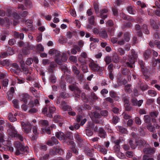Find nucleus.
Masks as SVG:
<instances>
[{"instance_id": "obj_23", "label": "nucleus", "mask_w": 160, "mask_h": 160, "mask_svg": "<svg viewBox=\"0 0 160 160\" xmlns=\"http://www.w3.org/2000/svg\"><path fill=\"white\" fill-rule=\"evenodd\" d=\"M89 23L93 25V26H96V24L95 22V17L93 16H92L89 17L88 19Z\"/></svg>"}, {"instance_id": "obj_19", "label": "nucleus", "mask_w": 160, "mask_h": 160, "mask_svg": "<svg viewBox=\"0 0 160 160\" xmlns=\"http://www.w3.org/2000/svg\"><path fill=\"white\" fill-rule=\"evenodd\" d=\"M20 66L22 71L25 74L27 75L29 73V70L28 67L25 66V63L23 65H20Z\"/></svg>"}, {"instance_id": "obj_11", "label": "nucleus", "mask_w": 160, "mask_h": 160, "mask_svg": "<svg viewBox=\"0 0 160 160\" xmlns=\"http://www.w3.org/2000/svg\"><path fill=\"white\" fill-rule=\"evenodd\" d=\"M131 101L133 105L138 106L139 107L141 106L143 102L142 100H140L139 101H138L136 98H132Z\"/></svg>"}, {"instance_id": "obj_49", "label": "nucleus", "mask_w": 160, "mask_h": 160, "mask_svg": "<svg viewBox=\"0 0 160 160\" xmlns=\"http://www.w3.org/2000/svg\"><path fill=\"white\" fill-rule=\"evenodd\" d=\"M129 98L128 97H125L123 98V100L124 103V105L126 104H129Z\"/></svg>"}, {"instance_id": "obj_50", "label": "nucleus", "mask_w": 160, "mask_h": 160, "mask_svg": "<svg viewBox=\"0 0 160 160\" xmlns=\"http://www.w3.org/2000/svg\"><path fill=\"white\" fill-rule=\"evenodd\" d=\"M151 25L152 26L154 29H157L158 28V26L156 25V23L153 20H151Z\"/></svg>"}, {"instance_id": "obj_55", "label": "nucleus", "mask_w": 160, "mask_h": 160, "mask_svg": "<svg viewBox=\"0 0 160 160\" xmlns=\"http://www.w3.org/2000/svg\"><path fill=\"white\" fill-rule=\"evenodd\" d=\"M122 115L123 116V118L125 120L129 119L131 117L130 116L125 112H123Z\"/></svg>"}, {"instance_id": "obj_2", "label": "nucleus", "mask_w": 160, "mask_h": 160, "mask_svg": "<svg viewBox=\"0 0 160 160\" xmlns=\"http://www.w3.org/2000/svg\"><path fill=\"white\" fill-rule=\"evenodd\" d=\"M7 127L8 128V132L10 136L12 137H16L21 141L23 140L22 137L19 134H18L17 131L11 124L8 123L7 125Z\"/></svg>"}, {"instance_id": "obj_29", "label": "nucleus", "mask_w": 160, "mask_h": 160, "mask_svg": "<svg viewBox=\"0 0 160 160\" xmlns=\"http://www.w3.org/2000/svg\"><path fill=\"white\" fill-rule=\"evenodd\" d=\"M62 119L61 117L58 115L55 116L53 118V120L55 122H60L62 121Z\"/></svg>"}, {"instance_id": "obj_32", "label": "nucleus", "mask_w": 160, "mask_h": 160, "mask_svg": "<svg viewBox=\"0 0 160 160\" xmlns=\"http://www.w3.org/2000/svg\"><path fill=\"white\" fill-rule=\"evenodd\" d=\"M39 123L43 127H47L49 125L48 122L45 120H41L39 122Z\"/></svg>"}, {"instance_id": "obj_26", "label": "nucleus", "mask_w": 160, "mask_h": 160, "mask_svg": "<svg viewBox=\"0 0 160 160\" xmlns=\"http://www.w3.org/2000/svg\"><path fill=\"white\" fill-rule=\"evenodd\" d=\"M30 97L29 95L25 93L23 94V98H22L21 101L25 103H26L27 102V99H28Z\"/></svg>"}, {"instance_id": "obj_60", "label": "nucleus", "mask_w": 160, "mask_h": 160, "mask_svg": "<svg viewBox=\"0 0 160 160\" xmlns=\"http://www.w3.org/2000/svg\"><path fill=\"white\" fill-rule=\"evenodd\" d=\"M120 146L119 145H116L114 146V150L118 153L120 152Z\"/></svg>"}, {"instance_id": "obj_20", "label": "nucleus", "mask_w": 160, "mask_h": 160, "mask_svg": "<svg viewBox=\"0 0 160 160\" xmlns=\"http://www.w3.org/2000/svg\"><path fill=\"white\" fill-rule=\"evenodd\" d=\"M93 5L95 13L96 14L98 13L99 11V8L98 2L94 1L93 2Z\"/></svg>"}, {"instance_id": "obj_37", "label": "nucleus", "mask_w": 160, "mask_h": 160, "mask_svg": "<svg viewBox=\"0 0 160 160\" xmlns=\"http://www.w3.org/2000/svg\"><path fill=\"white\" fill-rule=\"evenodd\" d=\"M13 96V94L10 92H8L7 93V97L9 101H11L12 99Z\"/></svg>"}, {"instance_id": "obj_10", "label": "nucleus", "mask_w": 160, "mask_h": 160, "mask_svg": "<svg viewBox=\"0 0 160 160\" xmlns=\"http://www.w3.org/2000/svg\"><path fill=\"white\" fill-rule=\"evenodd\" d=\"M108 12V10L107 8H104L100 10V18L103 19H105L107 18Z\"/></svg>"}, {"instance_id": "obj_17", "label": "nucleus", "mask_w": 160, "mask_h": 160, "mask_svg": "<svg viewBox=\"0 0 160 160\" xmlns=\"http://www.w3.org/2000/svg\"><path fill=\"white\" fill-rule=\"evenodd\" d=\"M155 151V149L154 148H145L143 150L144 152L146 154L152 153Z\"/></svg>"}, {"instance_id": "obj_39", "label": "nucleus", "mask_w": 160, "mask_h": 160, "mask_svg": "<svg viewBox=\"0 0 160 160\" xmlns=\"http://www.w3.org/2000/svg\"><path fill=\"white\" fill-rule=\"evenodd\" d=\"M124 40L126 42H128L130 40V38L129 36V33L128 32H126L124 33Z\"/></svg>"}, {"instance_id": "obj_24", "label": "nucleus", "mask_w": 160, "mask_h": 160, "mask_svg": "<svg viewBox=\"0 0 160 160\" xmlns=\"http://www.w3.org/2000/svg\"><path fill=\"white\" fill-rule=\"evenodd\" d=\"M136 29L137 31V33L138 35L141 36L142 35V33L141 31V29L140 26L138 24H137L136 25Z\"/></svg>"}, {"instance_id": "obj_6", "label": "nucleus", "mask_w": 160, "mask_h": 160, "mask_svg": "<svg viewBox=\"0 0 160 160\" xmlns=\"http://www.w3.org/2000/svg\"><path fill=\"white\" fill-rule=\"evenodd\" d=\"M69 89L74 91V93L76 97L79 98L81 92L79 88L76 85L73 84L69 86Z\"/></svg>"}, {"instance_id": "obj_8", "label": "nucleus", "mask_w": 160, "mask_h": 160, "mask_svg": "<svg viewBox=\"0 0 160 160\" xmlns=\"http://www.w3.org/2000/svg\"><path fill=\"white\" fill-rule=\"evenodd\" d=\"M12 68L11 71L12 72L18 75L20 71V69L19 65L16 63H14L12 64Z\"/></svg>"}, {"instance_id": "obj_35", "label": "nucleus", "mask_w": 160, "mask_h": 160, "mask_svg": "<svg viewBox=\"0 0 160 160\" xmlns=\"http://www.w3.org/2000/svg\"><path fill=\"white\" fill-rule=\"evenodd\" d=\"M75 138L78 141V144L80 145L82 142V140L81 137L78 134H77L75 135Z\"/></svg>"}, {"instance_id": "obj_27", "label": "nucleus", "mask_w": 160, "mask_h": 160, "mask_svg": "<svg viewBox=\"0 0 160 160\" xmlns=\"http://www.w3.org/2000/svg\"><path fill=\"white\" fill-rule=\"evenodd\" d=\"M56 152L59 153L60 155L63 154V151L62 149V147L60 146H57L55 149Z\"/></svg>"}, {"instance_id": "obj_14", "label": "nucleus", "mask_w": 160, "mask_h": 160, "mask_svg": "<svg viewBox=\"0 0 160 160\" xmlns=\"http://www.w3.org/2000/svg\"><path fill=\"white\" fill-rule=\"evenodd\" d=\"M136 140L134 138H130L128 141V144L130 145L131 148L132 149H134L136 148L137 147L135 141Z\"/></svg>"}, {"instance_id": "obj_63", "label": "nucleus", "mask_w": 160, "mask_h": 160, "mask_svg": "<svg viewBox=\"0 0 160 160\" xmlns=\"http://www.w3.org/2000/svg\"><path fill=\"white\" fill-rule=\"evenodd\" d=\"M86 135L88 136H91L93 134L92 132L89 129H86Z\"/></svg>"}, {"instance_id": "obj_30", "label": "nucleus", "mask_w": 160, "mask_h": 160, "mask_svg": "<svg viewBox=\"0 0 160 160\" xmlns=\"http://www.w3.org/2000/svg\"><path fill=\"white\" fill-rule=\"evenodd\" d=\"M112 60L113 62L115 63H117L119 62V58L117 54L116 53L114 54L112 57Z\"/></svg>"}, {"instance_id": "obj_33", "label": "nucleus", "mask_w": 160, "mask_h": 160, "mask_svg": "<svg viewBox=\"0 0 160 160\" xmlns=\"http://www.w3.org/2000/svg\"><path fill=\"white\" fill-rule=\"evenodd\" d=\"M144 121L145 123H151V118L150 116L148 115H145L144 116Z\"/></svg>"}, {"instance_id": "obj_57", "label": "nucleus", "mask_w": 160, "mask_h": 160, "mask_svg": "<svg viewBox=\"0 0 160 160\" xmlns=\"http://www.w3.org/2000/svg\"><path fill=\"white\" fill-rule=\"evenodd\" d=\"M56 108L54 106H50L49 108V112L51 113H52L56 110Z\"/></svg>"}, {"instance_id": "obj_36", "label": "nucleus", "mask_w": 160, "mask_h": 160, "mask_svg": "<svg viewBox=\"0 0 160 160\" xmlns=\"http://www.w3.org/2000/svg\"><path fill=\"white\" fill-rule=\"evenodd\" d=\"M151 54V51L149 50H146L144 53L145 59H148Z\"/></svg>"}, {"instance_id": "obj_44", "label": "nucleus", "mask_w": 160, "mask_h": 160, "mask_svg": "<svg viewBox=\"0 0 160 160\" xmlns=\"http://www.w3.org/2000/svg\"><path fill=\"white\" fill-rule=\"evenodd\" d=\"M118 82L119 85L124 84L125 83V81L122 79V78H118L117 80Z\"/></svg>"}, {"instance_id": "obj_62", "label": "nucleus", "mask_w": 160, "mask_h": 160, "mask_svg": "<svg viewBox=\"0 0 160 160\" xmlns=\"http://www.w3.org/2000/svg\"><path fill=\"white\" fill-rule=\"evenodd\" d=\"M158 113L156 112H153L150 113V116L152 118H156L158 116Z\"/></svg>"}, {"instance_id": "obj_9", "label": "nucleus", "mask_w": 160, "mask_h": 160, "mask_svg": "<svg viewBox=\"0 0 160 160\" xmlns=\"http://www.w3.org/2000/svg\"><path fill=\"white\" fill-rule=\"evenodd\" d=\"M94 148L95 149H97L98 151L104 155L106 154L107 153V149L100 145L96 144L95 145Z\"/></svg>"}, {"instance_id": "obj_34", "label": "nucleus", "mask_w": 160, "mask_h": 160, "mask_svg": "<svg viewBox=\"0 0 160 160\" xmlns=\"http://www.w3.org/2000/svg\"><path fill=\"white\" fill-rule=\"evenodd\" d=\"M8 118L12 122H15L17 120L16 118L13 117L12 114L11 113H10L9 114Z\"/></svg>"}, {"instance_id": "obj_21", "label": "nucleus", "mask_w": 160, "mask_h": 160, "mask_svg": "<svg viewBox=\"0 0 160 160\" xmlns=\"http://www.w3.org/2000/svg\"><path fill=\"white\" fill-rule=\"evenodd\" d=\"M99 35L103 38H106L108 36L106 31L104 29H102L100 31Z\"/></svg>"}, {"instance_id": "obj_64", "label": "nucleus", "mask_w": 160, "mask_h": 160, "mask_svg": "<svg viewBox=\"0 0 160 160\" xmlns=\"http://www.w3.org/2000/svg\"><path fill=\"white\" fill-rule=\"evenodd\" d=\"M142 160H154L152 158H150L149 156L144 155L143 157Z\"/></svg>"}, {"instance_id": "obj_13", "label": "nucleus", "mask_w": 160, "mask_h": 160, "mask_svg": "<svg viewBox=\"0 0 160 160\" xmlns=\"http://www.w3.org/2000/svg\"><path fill=\"white\" fill-rule=\"evenodd\" d=\"M55 136L60 140H62L63 139L66 140L67 139V137L64 135V134L61 132H56L55 134Z\"/></svg>"}, {"instance_id": "obj_22", "label": "nucleus", "mask_w": 160, "mask_h": 160, "mask_svg": "<svg viewBox=\"0 0 160 160\" xmlns=\"http://www.w3.org/2000/svg\"><path fill=\"white\" fill-rule=\"evenodd\" d=\"M52 52H55V53H54V54L53 56L55 58H58V57L60 55V52L59 51L54 49H52L50 50V53H51Z\"/></svg>"}, {"instance_id": "obj_47", "label": "nucleus", "mask_w": 160, "mask_h": 160, "mask_svg": "<svg viewBox=\"0 0 160 160\" xmlns=\"http://www.w3.org/2000/svg\"><path fill=\"white\" fill-rule=\"evenodd\" d=\"M105 61L107 64H109L111 62V58L109 56H107L105 58Z\"/></svg>"}, {"instance_id": "obj_61", "label": "nucleus", "mask_w": 160, "mask_h": 160, "mask_svg": "<svg viewBox=\"0 0 160 160\" xmlns=\"http://www.w3.org/2000/svg\"><path fill=\"white\" fill-rule=\"evenodd\" d=\"M50 80L52 83H55L56 82V78L53 75H52L50 77Z\"/></svg>"}, {"instance_id": "obj_40", "label": "nucleus", "mask_w": 160, "mask_h": 160, "mask_svg": "<svg viewBox=\"0 0 160 160\" xmlns=\"http://www.w3.org/2000/svg\"><path fill=\"white\" fill-rule=\"evenodd\" d=\"M12 103L13 104L14 107L17 108H19V106L18 105V101L16 99H14L12 101Z\"/></svg>"}, {"instance_id": "obj_3", "label": "nucleus", "mask_w": 160, "mask_h": 160, "mask_svg": "<svg viewBox=\"0 0 160 160\" xmlns=\"http://www.w3.org/2000/svg\"><path fill=\"white\" fill-rule=\"evenodd\" d=\"M89 66L93 71L97 72L100 76L102 75V68L93 61H90Z\"/></svg>"}, {"instance_id": "obj_51", "label": "nucleus", "mask_w": 160, "mask_h": 160, "mask_svg": "<svg viewBox=\"0 0 160 160\" xmlns=\"http://www.w3.org/2000/svg\"><path fill=\"white\" fill-rule=\"evenodd\" d=\"M24 46L26 48L32 49L34 47L32 46H30L28 42H26L24 43Z\"/></svg>"}, {"instance_id": "obj_56", "label": "nucleus", "mask_w": 160, "mask_h": 160, "mask_svg": "<svg viewBox=\"0 0 160 160\" xmlns=\"http://www.w3.org/2000/svg\"><path fill=\"white\" fill-rule=\"evenodd\" d=\"M74 32H68L66 34V37L67 38H68L69 39H71L73 35V34Z\"/></svg>"}, {"instance_id": "obj_1", "label": "nucleus", "mask_w": 160, "mask_h": 160, "mask_svg": "<svg viewBox=\"0 0 160 160\" xmlns=\"http://www.w3.org/2000/svg\"><path fill=\"white\" fill-rule=\"evenodd\" d=\"M8 13L7 14L8 18L5 19V24L7 27H9L11 25H16L18 23V20L20 19V16L17 12L13 11V9L12 8H7Z\"/></svg>"}, {"instance_id": "obj_54", "label": "nucleus", "mask_w": 160, "mask_h": 160, "mask_svg": "<svg viewBox=\"0 0 160 160\" xmlns=\"http://www.w3.org/2000/svg\"><path fill=\"white\" fill-rule=\"evenodd\" d=\"M118 128L119 132L122 133H125L127 131L126 129L122 127L118 126Z\"/></svg>"}, {"instance_id": "obj_28", "label": "nucleus", "mask_w": 160, "mask_h": 160, "mask_svg": "<svg viewBox=\"0 0 160 160\" xmlns=\"http://www.w3.org/2000/svg\"><path fill=\"white\" fill-rule=\"evenodd\" d=\"M147 129L150 131L152 132H154L155 129L154 127L152 125V124L151 123H149L147 126Z\"/></svg>"}, {"instance_id": "obj_53", "label": "nucleus", "mask_w": 160, "mask_h": 160, "mask_svg": "<svg viewBox=\"0 0 160 160\" xmlns=\"http://www.w3.org/2000/svg\"><path fill=\"white\" fill-rule=\"evenodd\" d=\"M126 155L128 157L131 158L133 155V153L132 151H128L126 152Z\"/></svg>"}, {"instance_id": "obj_25", "label": "nucleus", "mask_w": 160, "mask_h": 160, "mask_svg": "<svg viewBox=\"0 0 160 160\" xmlns=\"http://www.w3.org/2000/svg\"><path fill=\"white\" fill-rule=\"evenodd\" d=\"M18 60L19 62L20 65H23L24 62L23 60V57L21 54H19L18 55Z\"/></svg>"}, {"instance_id": "obj_31", "label": "nucleus", "mask_w": 160, "mask_h": 160, "mask_svg": "<svg viewBox=\"0 0 160 160\" xmlns=\"http://www.w3.org/2000/svg\"><path fill=\"white\" fill-rule=\"evenodd\" d=\"M148 94L151 97H153L157 94L156 91L153 90H149L148 92Z\"/></svg>"}, {"instance_id": "obj_7", "label": "nucleus", "mask_w": 160, "mask_h": 160, "mask_svg": "<svg viewBox=\"0 0 160 160\" xmlns=\"http://www.w3.org/2000/svg\"><path fill=\"white\" fill-rule=\"evenodd\" d=\"M14 145L17 149L15 152V155H18L20 154V151L23 152L24 150V148L23 145L19 142L14 143Z\"/></svg>"}, {"instance_id": "obj_48", "label": "nucleus", "mask_w": 160, "mask_h": 160, "mask_svg": "<svg viewBox=\"0 0 160 160\" xmlns=\"http://www.w3.org/2000/svg\"><path fill=\"white\" fill-rule=\"evenodd\" d=\"M72 71L75 74H78L80 73V71L77 69V67L75 66H73L72 67Z\"/></svg>"}, {"instance_id": "obj_15", "label": "nucleus", "mask_w": 160, "mask_h": 160, "mask_svg": "<svg viewBox=\"0 0 160 160\" xmlns=\"http://www.w3.org/2000/svg\"><path fill=\"white\" fill-rule=\"evenodd\" d=\"M135 141L137 146H138L140 147H143L146 144V142L144 140H136Z\"/></svg>"}, {"instance_id": "obj_46", "label": "nucleus", "mask_w": 160, "mask_h": 160, "mask_svg": "<svg viewBox=\"0 0 160 160\" xmlns=\"http://www.w3.org/2000/svg\"><path fill=\"white\" fill-rule=\"evenodd\" d=\"M33 62L32 59L31 58H28L26 61V65L29 66Z\"/></svg>"}, {"instance_id": "obj_18", "label": "nucleus", "mask_w": 160, "mask_h": 160, "mask_svg": "<svg viewBox=\"0 0 160 160\" xmlns=\"http://www.w3.org/2000/svg\"><path fill=\"white\" fill-rule=\"evenodd\" d=\"M99 136L102 138H105L106 136V133L102 128H100L99 130Z\"/></svg>"}, {"instance_id": "obj_5", "label": "nucleus", "mask_w": 160, "mask_h": 160, "mask_svg": "<svg viewBox=\"0 0 160 160\" xmlns=\"http://www.w3.org/2000/svg\"><path fill=\"white\" fill-rule=\"evenodd\" d=\"M22 129L25 133H28L31 132V125L28 122H21Z\"/></svg>"}, {"instance_id": "obj_59", "label": "nucleus", "mask_w": 160, "mask_h": 160, "mask_svg": "<svg viewBox=\"0 0 160 160\" xmlns=\"http://www.w3.org/2000/svg\"><path fill=\"white\" fill-rule=\"evenodd\" d=\"M37 49L41 52H43L44 51V48L41 44H38L37 45Z\"/></svg>"}, {"instance_id": "obj_52", "label": "nucleus", "mask_w": 160, "mask_h": 160, "mask_svg": "<svg viewBox=\"0 0 160 160\" xmlns=\"http://www.w3.org/2000/svg\"><path fill=\"white\" fill-rule=\"evenodd\" d=\"M135 121L136 123L138 125H140L141 124V120L138 117H136L135 118Z\"/></svg>"}, {"instance_id": "obj_45", "label": "nucleus", "mask_w": 160, "mask_h": 160, "mask_svg": "<svg viewBox=\"0 0 160 160\" xmlns=\"http://www.w3.org/2000/svg\"><path fill=\"white\" fill-rule=\"evenodd\" d=\"M69 60L74 63H76L77 61V58L76 56H72L69 58Z\"/></svg>"}, {"instance_id": "obj_4", "label": "nucleus", "mask_w": 160, "mask_h": 160, "mask_svg": "<svg viewBox=\"0 0 160 160\" xmlns=\"http://www.w3.org/2000/svg\"><path fill=\"white\" fill-rule=\"evenodd\" d=\"M131 55H129V60L131 64L128 62L127 63V65L128 67L132 68L133 66L131 64H133L135 63V60L138 58V56L133 50H131Z\"/></svg>"}, {"instance_id": "obj_58", "label": "nucleus", "mask_w": 160, "mask_h": 160, "mask_svg": "<svg viewBox=\"0 0 160 160\" xmlns=\"http://www.w3.org/2000/svg\"><path fill=\"white\" fill-rule=\"evenodd\" d=\"M30 49L25 48L23 49L22 50V52L23 54L25 55H27L29 54L30 52L29 51V50Z\"/></svg>"}, {"instance_id": "obj_41", "label": "nucleus", "mask_w": 160, "mask_h": 160, "mask_svg": "<svg viewBox=\"0 0 160 160\" xmlns=\"http://www.w3.org/2000/svg\"><path fill=\"white\" fill-rule=\"evenodd\" d=\"M68 59V57L67 56L66 54L64 52L62 53V62H66Z\"/></svg>"}, {"instance_id": "obj_16", "label": "nucleus", "mask_w": 160, "mask_h": 160, "mask_svg": "<svg viewBox=\"0 0 160 160\" xmlns=\"http://www.w3.org/2000/svg\"><path fill=\"white\" fill-rule=\"evenodd\" d=\"M61 108L64 111L69 110L70 111L71 109L70 107L64 101H63L61 103Z\"/></svg>"}, {"instance_id": "obj_12", "label": "nucleus", "mask_w": 160, "mask_h": 160, "mask_svg": "<svg viewBox=\"0 0 160 160\" xmlns=\"http://www.w3.org/2000/svg\"><path fill=\"white\" fill-rule=\"evenodd\" d=\"M0 142L2 143V144L5 146L9 145L10 144L8 141L4 140V135L2 133H0Z\"/></svg>"}, {"instance_id": "obj_38", "label": "nucleus", "mask_w": 160, "mask_h": 160, "mask_svg": "<svg viewBox=\"0 0 160 160\" xmlns=\"http://www.w3.org/2000/svg\"><path fill=\"white\" fill-rule=\"evenodd\" d=\"M127 11L130 14H135V11L133 8L131 6H129L127 8Z\"/></svg>"}, {"instance_id": "obj_43", "label": "nucleus", "mask_w": 160, "mask_h": 160, "mask_svg": "<svg viewBox=\"0 0 160 160\" xmlns=\"http://www.w3.org/2000/svg\"><path fill=\"white\" fill-rule=\"evenodd\" d=\"M131 85H126L125 86V91L126 92L130 93L131 92L132 90L130 88Z\"/></svg>"}, {"instance_id": "obj_42", "label": "nucleus", "mask_w": 160, "mask_h": 160, "mask_svg": "<svg viewBox=\"0 0 160 160\" xmlns=\"http://www.w3.org/2000/svg\"><path fill=\"white\" fill-rule=\"evenodd\" d=\"M88 128L89 129L94 130H96L97 129L96 127H95V125L93 122L90 123L88 125Z\"/></svg>"}]
</instances>
